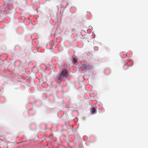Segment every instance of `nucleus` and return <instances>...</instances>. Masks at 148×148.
Listing matches in <instances>:
<instances>
[{
  "instance_id": "obj_1",
  "label": "nucleus",
  "mask_w": 148,
  "mask_h": 148,
  "mask_svg": "<svg viewBox=\"0 0 148 148\" xmlns=\"http://www.w3.org/2000/svg\"><path fill=\"white\" fill-rule=\"evenodd\" d=\"M68 72L66 69H63L61 72H60L57 76L55 80L57 83H60L63 78H66L68 75Z\"/></svg>"
},
{
  "instance_id": "obj_4",
  "label": "nucleus",
  "mask_w": 148,
  "mask_h": 148,
  "mask_svg": "<svg viewBox=\"0 0 148 148\" xmlns=\"http://www.w3.org/2000/svg\"><path fill=\"white\" fill-rule=\"evenodd\" d=\"M73 63L74 64H76V63L77 62V60L75 58H74L73 59Z\"/></svg>"
},
{
  "instance_id": "obj_3",
  "label": "nucleus",
  "mask_w": 148,
  "mask_h": 148,
  "mask_svg": "<svg viewBox=\"0 0 148 148\" xmlns=\"http://www.w3.org/2000/svg\"><path fill=\"white\" fill-rule=\"evenodd\" d=\"M84 67L86 69H89L92 68V66L90 65H87L86 66L84 65Z\"/></svg>"
},
{
  "instance_id": "obj_2",
  "label": "nucleus",
  "mask_w": 148,
  "mask_h": 148,
  "mask_svg": "<svg viewBox=\"0 0 148 148\" xmlns=\"http://www.w3.org/2000/svg\"><path fill=\"white\" fill-rule=\"evenodd\" d=\"M90 111V113L92 114L96 113V110L94 107L91 108Z\"/></svg>"
}]
</instances>
